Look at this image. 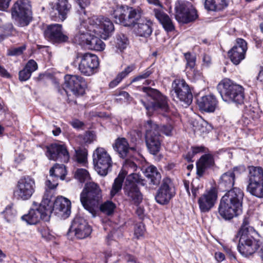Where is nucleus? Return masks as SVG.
Here are the masks:
<instances>
[{
	"mask_svg": "<svg viewBox=\"0 0 263 263\" xmlns=\"http://www.w3.org/2000/svg\"><path fill=\"white\" fill-rule=\"evenodd\" d=\"M112 15L116 23L124 26H133L134 31L137 36L147 37L153 32L152 22L141 17V12L139 9L117 5Z\"/></svg>",
	"mask_w": 263,
	"mask_h": 263,
	"instance_id": "f257e3e1",
	"label": "nucleus"
},
{
	"mask_svg": "<svg viewBox=\"0 0 263 263\" xmlns=\"http://www.w3.org/2000/svg\"><path fill=\"white\" fill-rule=\"evenodd\" d=\"M243 195L241 189L233 187L223 196L218 207V213L222 218L230 220L242 213Z\"/></svg>",
	"mask_w": 263,
	"mask_h": 263,
	"instance_id": "f03ea898",
	"label": "nucleus"
},
{
	"mask_svg": "<svg viewBox=\"0 0 263 263\" xmlns=\"http://www.w3.org/2000/svg\"><path fill=\"white\" fill-rule=\"evenodd\" d=\"M145 141L149 152L156 155L160 148V133L166 136H172L174 126L171 123H167L160 126L158 125L149 120L145 125Z\"/></svg>",
	"mask_w": 263,
	"mask_h": 263,
	"instance_id": "7ed1b4c3",
	"label": "nucleus"
},
{
	"mask_svg": "<svg viewBox=\"0 0 263 263\" xmlns=\"http://www.w3.org/2000/svg\"><path fill=\"white\" fill-rule=\"evenodd\" d=\"M52 211V203L51 199L48 196H46L45 195L40 204L33 202V207L28 214L23 215L22 219L29 224H35L41 219L48 221Z\"/></svg>",
	"mask_w": 263,
	"mask_h": 263,
	"instance_id": "20e7f679",
	"label": "nucleus"
},
{
	"mask_svg": "<svg viewBox=\"0 0 263 263\" xmlns=\"http://www.w3.org/2000/svg\"><path fill=\"white\" fill-rule=\"evenodd\" d=\"M217 90L224 102L239 104L243 102V88L229 79L221 81L217 85Z\"/></svg>",
	"mask_w": 263,
	"mask_h": 263,
	"instance_id": "39448f33",
	"label": "nucleus"
},
{
	"mask_svg": "<svg viewBox=\"0 0 263 263\" xmlns=\"http://www.w3.org/2000/svg\"><path fill=\"white\" fill-rule=\"evenodd\" d=\"M248 221L245 219L243 222L234 239V241L239 237L237 249L239 253L244 256H248L253 254L258 249L256 240L251 235L253 229L248 226Z\"/></svg>",
	"mask_w": 263,
	"mask_h": 263,
	"instance_id": "423d86ee",
	"label": "nucleus"
},
{
	"mask_svg": "<svg viewBox=\"0 0 263 263\" xmlns=\"http://www.w3.org/2000/svg\"><path fill=\"white\" fill-rule=\"evenodd\" d=\"M102 198L100 186L93 182L86 183L80 194V201L83 206L93 215L95 209L99 206Z\"/></svg>",
	"mask_w": 263,
	"mask_h": 263,
	"instance_id": "0eeeda50",
	"label": "nucleus"
},
{
	"mask_svg": "<svg viewBox=\"0 0 263 263\" xmlns=\"http://www.w3.org/2000/svg\"><path fill=\"white\" fill-rule=\"evenodd\" d=\"M143 179L137 173L131 172L127 176L123 187L124 194L132 204L138 206L143 199L138 184H143Z\"/></svg>",
	"mask_w": 263,
	"mask_h": 263,
	"instance_id": "6e6552de",
	"label": "nucleus"
},
{
	"mask_svg": "<svg viewBox=\"0 0 263 263\" xmlns=\"http://www.w3.org/2000/svg\"><path fill=\"white\" fill-rule=\"evenodd\" d=\"M11 13L12 18L20 27L27 26L32 21V12L29 0H17L13 5Z\"/></svg>",
	"mask_w": 263,
	"mask_h": 263,
	"instance_id": "1a4fd4ad",
	"label": "nucleus"
},
{
	"mask_svg": "<svg viewBox=\"0 0 263 263\" xmlns=\"http://www.w3.org/2000/svg\"><path fill=\"white\" fill-rule=\"evenodd\" d=\"M248 170L247 192L257 198H262L263 168L260 166H250L248 167Z\"/></svg>",
	"mask_w": 263,
	"mask_h": 263,
	"instance_id": "9d476101",
	"label": "nucleus"
},
{
	"mask_svg": "<svg viewBox=\"0 0 263 263\" xmlns=\"http://www.w3.org/2000/svg\"><path fill=\"white\" fill-rule=\"evenodd\" d=\"M143 90L149 98L147 102L141 100V103L147 111L151 112L153 110L161 109L167 111L168 110V101L165 96L157 89L151 87H143Z\"/></svg>",
	"mask_w": 263,
	"mask_h": 263,
	"instance_id": "9b49d317",
	"label": "nucleus"
},
{
	"mask_svg": "<svg viewBox=\"0 0 263 263\" xmlns=\"http://www.w3.org/2000/svg\"><path fill=\"white\" fill-rule=\"evenodd\" d=\"M88 20L93 32L103 39L106 40L114 31L113 23L107 17L93 16Z\"/></svg>",
	"mask_w": 263,
	"mask_h": 263,
	"instance_id": "f8f14e48",
	"label": "nucleus"
},
{
	"mask_svg": "<svg viewBox=\"0 0 263 263\" xmlns=\"http://www.w3.org/2000/svg\"><path fill=\"white\" fill-rule=\"evenodd\" d=\"M93 163L97 173L101 175L106 176L112 166L111 157L103 147H98L93 152Z\"/></svg>",
	"mask_w": 263,
	"mask_h": 263,
	"instance_id": "ddd939ff",
	"label": "nucleus"
},
{
	"mask_svg": "<svg viewBox=\"0 0 263 263\" xmlns=\"http://www.w3.org/2000/svg\"><path fill=\"white\" fill-rule=\"evenodd\" d=\"M171 95L173 99L175 98L183 104L182 105L187 106L192 102L193 95L189 85L183 79H176L172 83Z\"/></svg>",
	"mask_w": 263,
	"mask_h": 263,
	"instance_id": "4468645a",
	"label": "nucleus"
},
{
	"mask_svg": "<svg viewBox=\"0 0 263 263\" xmlns=\"http://www.w3.org/2000/svg\"><path fill=\"white\" fill-rule=\"evenodd\" d=\"M35 191L34 179L30 176H25L18 181L14 195L17 199L26 201L31 198Z\"/></svg>",
	"mask_w": 263,
	"mask_h": 263,
	"instance_id": "2eb2a0df",
	"label": "nucleus"
},
{
	"mask_svg": "<svg viewBox=\"0 0 263 263\" xmlns=\"http://www.w3.org/2000/svg\"><path fill=\"white\" fill-rule=\"evenodd\" d=\"M175 18L179 22L187 24L198 17L197 11L191 3L178 2L175 4Z\"/></svg>",
	"mask_w": 263,
	"mask_h": 263,
	"instance_id": "dca6fc26",
	"label": "nucleus"
},
{
	"mask_svg": "<svg viewBox=\"0 0 263 263\" xmlns=\"http://www.w3.org/2000/svg\"><path fill=\"white\" fill-rule=\"evenodd\" d=\"M65 82L63 85V91L67 95L71 92L76 96L84 94L86 83L84 79L77 75H66L64 78Z\"/></svg>",
	"mask_w": 263,
	"mask_h": 263,
	"instance_id": "f3484780",
	"label": "nucleus"
},
{
	"mask_svg": "<svg viewBox=\"0 0 263 263\" xmlns=\"http://www.w3.org/2000/svg\"><path fill=\"white\" fill-rule=\"evenodd\" d=\"M132 158L127 157L124 158L125 160L123 164L122 170L119 173L118 177L115 179L112 185V189L110 191V196L112 197L121 190L124 179L128 173L134 172L137 169V166L133 160L130 159Z\"/></svg>",
	"mask_w": 263,
	"mask_h": 263,
	"instance_id": "a211bd4d",
	"label": "nucleus"
},
{
	"mask_svg": "<svg viewBox=\"0 0 263 263\" xmlns=\"http://www.w3.org/2000/svg\"><path fill=\"white\" fill-rule=\"evenodd\" d=\"M80 58L81 61L79 64V70L82 73L89 76L97 72L99 65L97 56L93 54L86 53L82 54Z\"/></svg>",
	"mask_w": 263,
	"mask_h": 263,
	"instance_id": "6ab92c4d",
	"label": "nucleus"
},
{
	"mask_svg": "<svg viewBox=\"0 0 263 263\" xmlns=\"http://www.w3.org/2000/svg\"><path fill=\"white\" fill-rule=\"evenodd\" d=\"M91 231L90 226L83 218L76 217L71 223L68 234H73L78 239H84L89 236Z\"/></svg>",
	"mask_w": 263,
	"mask_h": 263,
	"instance_id": "aec40b11",
	"label": "nucleus"
},
{
	"mask_svg": "<svg viewBox=\"0 0 263 263\" xmlns=\"http://www.w3.org/2000/svg\"><path fill=\"white\" fill-rule=\"evenodd\" d=\"M80 24L77 26L73 42L82 46L86 47L91 35L92 28L89 24L88 20H79Z\"/></svg>",
	"mask_w": 263,
	"mask_h": 263,
	"instance_id": "412c9836",
	"label": "nucleus"
},
{
	"mask_svg": "<svg viewBox=\"0 0 263 263\" xmlns=\"http://www.w3.org/2000/svg\"><path fill=\"white\" fill-rule=\"evenodd\" d=\"M248 50L247 42L241 38L236 40V44L228 51V56L232 62L238 65L246 57Z\"/></svg>",
	"mask_w": 263,
	"mask_h": 263,
	"instance_id": "4be33fe9",
	"label": "nucleus"
},
{
	"mask_svg": "<svg viewBox=\"0 0 263 263\" xmlns=\"http://www.w3.org/2000/svg\"><path fill=\"white\" fill-rule=\"evenodd\" d=\"M49 14L53 20L60 19L63 21L71 8V5L68 0H58L57 3L49 4Z\"/></svg>",
	"mask_w": 263,
	"mask_h": 263,
	"instance_id": "5701e85b",
	"label": "nucleus"
},
{
	"mask_svg": "<svg viewBox=\"0 0 263 263\" xmlns=\"http://www.w3.org/2000/svg\"><path fill=\"white\" fill-rule=\"evenodd\" d=\"M50 160L66 163L69 161V155L64 145L52 144L47 147L46 154Z\"/></svg>",
	"mask_w": 263,
	"mask_h": 263,
	"instance_id": "b1692460",
	"label": "nucleus"
},
{
	"mask_svg": "<svg viewBox=\"0 0 263 263\" xmlns=\"http://www.w3.org/2000/svg\"><path fill=\"white\" fill-rule=\"evenodd\" d=\"M45 37L53 43H63L68 41V37L62 32V26L54 24L47 26L44 32Z\"/></svg>",
	"mask_w": 263,
	"mask_h": 263,
	"instance_id": "393cba45",
	"label": "nucleus"
},
{
	"mask_svg": "<svg viewBox=\"0 0 263 263\" xmlns=\"http://www.w3.org/2000/svg\"><path fill=\"white\" fill-rule=\"evenodd\" d=\"M171 182V180L167 178L163 180L162 184L155 196V199L158 203L166 204L175 195L174 189L170 186Z\"/></svg>",
	"mask_w": 263,
	"mask_h": 263,
	"instance_id": "a878e982",
	"label": "nucleus"
},
{
	"mask_svg": "<svg viewBox=\"0 0 263 263\" xmlns=\"http://www.w3.org/2000/svg\"><path fill=\"white\" fill-rule=\"evenodd\" d=\"M217 199V193L214 187L206 191L198 199V203L201 212H208L214 205Z\"/></svg>",
	"mask_w": 263,
	"mask_h": 263,
	"instance_id": "bb28decb",
	"label": "nucleus"
},
{
	"mask_svg": "<svg viewBox=\"0 0 263 263\" xmlns=\"http://www.w3.org/2000/svg\"><path fill=\"white\" fill-rule=\"evenodd\" d=\"M113 147L119 156L122 158L133 157L136 154V148L129 147V144L125 138H118L113 144Z\"/></svg>",
	"mask_w": 263,
	"mask_h": 263,
	"instance_id": "cd10ccee",
	"label": "nucleus"
},
{
	"mask_svg": "<svg viewBox=\"0 0 263 263\" xmlns=\"http://www.w3.org/2000/svg\"><path fill=\"white\" fill-rule=\"evenodd\" d=\"M52 203L53 211L60 214L64 218L68 217L71 213V202L68 199L60 197H58Z\"/></svg>",
	"mask_w": 263,
	"mask_h": 263,
	"instance_id": "c85d7f7f",
	"label": "nucleus"
},
{
	"mask_svg": "<svg viewBox=\"0 0 263 263\" xmlns=\"http://www.w3.org/2000/svg\"><path fill=\"white\" fill-rule=\"evenodd\" d=\"M197 103L200 110L212 112L217 107L218 101L214 95H210L198 98Z\"/></svg>",
	"mask_w": 263,
	"mask_h": 263,
	"instance_id": "c756f323",
	"label": "nucleus"
},
{
	"mask_svg": "<svg viewBox=\"0 0 263 263\" xmlns=\"http://www.w3.org/2000/svg\"><path fill=\"white\" fill-rule=\"evenodd\" d=\"M214 164L213 156L211 154L203 155L197 163V174L202 176L206 169L213 166Z\"/></svg>",
	"mask_w": 263,
	"mask_h": 263,
	"instance_id": "7c9ffc66",
	"label": "nucleus"
},
{
	"mask_svg": "<svg viewBox=\"0 0 263 263\" xmlns=\"http://www.w3.org/2000/svg\"><path fill=\"white\" fill-rule=\"evenodd\" d=\"M237 169V167H234L233 171H229L221 175L219 182L221 188L227 190L233 186L235 178L234 171Z\"/></svg>",
	"mask_w": 263,
	"mask_h": 263,
	"instance_id": "2f4dec72",
	"label": "nucleus"
},
{
	"mask_svg": "<svg viewBox=\"0 0 263 263\" xmlns=\"http://www.w3.org/2000/svg\"><path fill=\"white\" fill-rule=\"evenodd\" d=\"M155 15L167 32H171L175 29L174 25L168 15L163 11L155 9Z\"/></svg>",
	"mask_w": 263,
	"mask_h": 263,
	"instance_id": "473e14b6",
	"label": "nucleus"
},
{
	"mask_svg": "<svg viewBox=\"0 0 263 263\" xmlns=\"http://www.w3.org/2000/svg\"><path fill=\"white\" fill-rule=\"evenodd\" d=\"M144 174L151 184L157 185L160 183L161 176L155 166L151 165L147 167Z\"/></svg>",
	"mask_w": 263,
	"mask_h": 263,
	"instance_id": "72a5a7b5",
	"label": "nucleus"
},
{
	"mask_svg": "<svg viewBox=\"0 0 263 263\" xmlns=\"http://www.w3.org/2000/svg\"><path fill=\"white\" fill-rule=\"evenodd\" d=\"M86 47L91 50L102 51L105 49V44L99 37L91 34Z\"/></svg>",
	"mask_w": 263,
	"mask_h": 263,
	"instance_id": "f704fd0d",
	"label": "nucleus"
},
{
	"mask_svg": "<svg viewBox=\"0 0 263 263\" xmlns=\"http://www.w3.org/2000/svg\"><path fill=\"white\" fill-rule=\"evenodd\" d=\"M135 69V66L134 65L128 66L124 70L119 73L116 78L110 82L109 87L114 88L117 86L124 78L126 77Z\"/></svg>",
	"mask_w": 263,
	"mask_h": 263,
	"instance_id": "c9c22d12",
	"label": "nucleus"
},
{
	"mask_svg": "<svg viewBox=\"0 0 263 263\" xmlns=\"http://www.w3.org/2000/svg\"><path fill=\"white\" fill-rule=\"evenodd\" d=\"M49 173L50 176H53L57 180L58 178L64 180L67 172L64 164H56L50 170Z\"/></svg>",
	"mask_w": 263,
	"mask_h": 263,
	"instance_id": "e433bc0d",
	"label": "nucleus"
},
{
	"mask_svg": "<svg viewBox=\"0 0 263 263\" xmlns=\"http://www.w3.org/2000/svg\"><path fill=\"white\" fill-rule=\"evenodd\" d=\"M80 6V9L77 11V17L79 20H86L89 17L86 13L85 7L90 4V0H77Z\"/></svg>",
	"mask_w": 263,
	"mask_h": 263,
	"instance_id": "4c0bfd02",
	"label": "nucleus"
},
{
	"mask_svg": "<svg viewBox=\"0 0 263 263\" xmlns=\"http://www.w3.org/2000/svg\"><path fill=\"white\" fill-rule=\"evenodd\" d=\"M13 31V24L10 22L0 25V42L3 41L6 37L11 35Z\"/></svg>",
	"mask_w": 263,
	"mask_h": 263,
	"instance_id": "58836bf2",
	"label": "nucleus"
},
{
	"mask_svg": "<svg viewBox=\"0 0 263 263\" xmlns=\"http://www.w3.org/2000/svg\"><path fill=\"white\" fill-rule=\"evenodd\" d=\"M128 45V40L123 34H119L116 35L114 41V45L117 50L120 51L125 49Z\"/></svg>",
	"mask_w": 263,
	"mask_h": 263,
	"instance_id": "ea45409f",
	"label": "nucleus"
},
{
	"mask_svg": "<svg viewBox=\"0 0 263 263\" xmlns=\"http://www.w3.org/2000/svg\"><path fill=\"white\" fill-rule=\"evenodd\" d=\"M38 231L42 238L47 241L52 240L54 238L53 233L46 225H42L38 228Z\"/></svg>",
	"mask_w": 263,
	"mask_h": 263,
	"instance_id": "a19ab883",
	"label": "nucleus"
},
{
	"mask_svg": "<svg viewBox=\"0 0 263 263\" xmlns=\"http://www.w3.org/2000/svg\"><path fill=\"white\" fill-rule=\"evenodd\" d=\"M116 204L111 201H106L100 206V211L108 215L112 214L116 208Z\"/></svg>",
	"mask_w": 263,
	"mask_h": 263,
	"instance_id": "79ce46f5",
	"label": "nucleus"
},
{
	"mask_svg": "<svg viewBox=\"0 0 263 263\" xmlns=\"http://www.w3.org/2000/svg\"><path fill=\"white\" fill-rule=\"evenodd\" d=\"M75 178L80 182H84L90 179V176L88 171L83 168L78 169L74 174Z\"/></svg>",
	"mask_w": 263,
	"mask_h": 263,
	"instance_id": "37998d69",
	"label": "nucleus"
},
{
	"mask_svg": "<svg viewBox=\"0 0 263 263\" xmlns=\"http://www.w3.org/2000/svg\"><path fill=\"white\" fill-rule=\"evenodd\" d=\"M76 157L78 162L85 163L87 159V151L85 148H79L76 150Z\"/></svg>",
	"mask_w": 263,
	"mask_h": 263,
	"instance_id": "c03bdc74",
	"label": "nucleus"
},
{
	"mask_svg": "<svg viewBox=\"0 0 263 263\" xmlns=\"http://www.w3.org/2000/svg\"><path fill=\"white\" fill-rule=\"evenodd\" d=\"M184 57L186 61V68L193 70L195 65V56L190 52H187L184 53Z\"/></svg>",
	"mask_w": 263,
	"mask_h": 263,
	"instance_id": "a18cd8bd",
	"label": "nucleus"
},
{
	"mask_svg": "<svg viewBox=\"0 0 263 263\" xmlns=\"http://www.w3.org/2000/svg\"><path fill=\"white\" fill-rule=\"evenodd\" d=\"M3 214L7 221H11L15 216L16 211L11 205H8L4 211Z\"/></svg>",
	"mask_w": 263,
	"mask_h": 263,
	"instance_id": "49530a36",
	"label": "nucleus"
},
{
	"mask_svg": "<svg viewBox=\"0 0 263 263\" xmlns=\"http://www.w3.org/2000/svg\"><path fill=\"white\" fill-rule=\"evenodd\" d=\"M145 228L143 223H137L135 226L134 235L137 238L142 237L144 234Z\"/></svg>",
	"mask_w": 263,
	"mask_h": 263,
	"instance_id": "de8ad7c7",
	"label": "nucleus"
},
{
	"mask_svg": "<svg viewBox=\"0 0 263 263\" xmlns=\"http://www.w3.org/2000/svg\"><path fill=\"white\" fill-rule=\"evenodd\" d=\"M152 69L150 67L147 68L145 70H144L143 72H142L137 77L134 78L131 81V83H133L140 80L146 79L152 73H153Z\"/></svg>",
	"mask_w": 263,
	"mask_h": 263,
	"instance_id": "09e8293b",
	"label": "nucleus"
},
{
	"mask_svg": "<svg viewBox=\"0 0 263 263\" xmlns=\"http://www.w3.org/2000/svg\"><path fill=\"white\" fill-rule=\"evenodd\" d=\"M25 68L32 73L37 69L38 65L37 63L33 60H29L26 63Z\"/></svg>",
	"mask_w": 263,
	"mask_h": 263,
	"instance_id": "8fccbe9b",
	"label": "nucleus"
},
{
	"mask_svg": "<svg viewBox=\"0 0 263 263\" xmlns=\"http://www.w3.org/2000/svg\"><path fill=\"white\" fill-rule=\"evenodd\" d=\"M58 180L54 177L50 175V178L48 179L45 182L46 186L50 190L54 189L57 186Z\"/></svg>",
	"mask_w": 263,
	"mask_h": 263,
	"instance_id": "3c124183",
	"label": "nucleus"
},
{
	"mask_svg": "<svg viewBox=\"0 0 263 263\" xmlns=\"http://www.w3.org/2000/svg\"><path fill=\"white\" fill-rule=\"evenodd\" d=\"M31 74L24 67L23 70L19 72V80L21 81H27L30 78Z\"/></svg>",
	"mask_w": 263,
	"mask_h": 263,
	"instance_id": "603ef678",
	"label": "nucleus"
},
{
	"mask_svg": "<svg viewBox=\"0 0 263 263\" xmlns=\"http://www.w3.org/2000/svg\"><path fill=\"white\" fill-rule=\"evenodd\" d=\"M25 46L14 48L9 50L8 54L9 55H18L21 54L25 49Z\"/></svg>",
	"mask_w": 263,
	"mask_h": 263,
	"instance_id": "864d4df0",
	"label": "nucleus"
},
{
	"mask_svg": "<svg viewBox=\"0 0 263 263\" xmlns=\"http://www.w3.org/2000/svg\"><path fill=\"white\" fill-rule=\"evenodd\" d=\"M215 11L220 10L226 7L228 5L226 0H214Z\"/></svg>",
	"mask_w": 263,
	"mask_h": 263,
	"instance_id": "5fc2aeb1",
	"label": "nucleus"
},
{
	"mask_svg": "<svg viewBox=\"0 0 263 263\" xmlns=\"http://www.w3.org/2000/svg\"><path fill=\"white\" fill-rule=\"evenodd\" d=\"M83 140L85 143H90L95 140V135L92 132H87L84 136Z\"/></svg>",
	"mask_w": 263,
	"mask_h": 263,
	"instance_id": "6e6d98bb",
	"label": "nucleus"
},
{
	"mask_svg": "<svg viewBox=\"0 0 263 263\" xmlns=\"http://www.w3.org/2000/svg\"><path fill=\"white\" fill-rule=\"evenodd\" d=\"M214 0H205L204 2L205 8L211 11H215V5Z\"/></svg>",
	"mask_w": 263,
	"mask_h": 263,
	"instance_id": "4d7b16f0",
	"label": "nucleus"
},
{
	"mask_svg": "<svg viewBox=\"0 0 263 263\" xmlns=\"http://www.w3.org/2000/svg\"><path fill=\"white\" fill-rule=\"evenodd\" d=\"M11 0H0V11H5L9 7Z\"/></svg>",
	"mask_w": 263,
	"mask_h": 263,
	"instance_id": "13d9d810",
	"label": "nucleus"
},
{
	"mask_svg": "<svg viewBox=\"0 0 263 263\" xmlns=\"http://www.w3.org/2000/svg\"><path fill=\"white\" fill-rule=\"evenodd\" d=\"M71 125L76 128L82 127L84 125L83 123L79 120H73L71 122Z\"/></svg>",
	"mask_w": 263,
	"mask_h": 263,
	"instance_id": "bf43d9fd",
	"label": "nucleus"
},
{
	"mask_svg": "<svg viewBox=\"0 0 263 263\" xmlns=\"http://www.w3.org/2000/svg\"><path fill=\"white\" fill-rule=\"evenodd\" d=\"M0 74L5 78H9L10 77V74L5 69V68L0 65Z\"/></svg>",
	"mask_w": 263,
	"mask_h": 263,
	"instance_id": "052dcab7",
	"label": "nucleus"
},
{
	"mask_svg": "<svg viewBox=\"0 0 263 263\" xmlns=\"http://www.w3.org/2000/svg\"><path fill=\"white\" fill-rule=\"evenodd\" d=\"M215 258L218 261H222L224 258V255L221 252H216L215 254Z\"/></svg>",
	"mask_w": 263,
	"mask_h": 263,
	"instance_id": "680f3d73",
	"label": "nucleus"
},
{
	"mask_svg": "<svg viewBox=\"0 0 263 263\" xmlns=\"http://www.w3.org/2000/svg\"><path fill=\"white\" fill-rule=\"evenodd\" d=\"M124 259L129 263H136L135 258L129 254H126Z\"/></svg>",
	"mask_w": 263,
	"mask_h": 263,
	"instance_id": "e2e57ef3",
	"label": "nucleus"
},
{
	"mask_svg": "<svg viewBox=\"0 0 263 263\" xmlns=\"http://www.w3.org/2000/svg\"><path fill=\"white\" fill-rule=\"evenodd\" d=\"M204 149V147L203 146H196V147H192V152L196 154H197L198 153L203 152Z\"/></svg>",
	"mask_w": 263,
	"mask_h": 263,
	"instance_id": "0e129e2a",
	"label": "nucleus"
},
{
	"mask_svg": "<svg viewBox=\"0 0 263 263\" xmlns=\"http://www.w3.org/2000/svg\"><path fill=\"white\" fill-rule=\"evenodd\" d=\"M203 62L206 64L207 65H209L211 63V57L207 55V54H204L203 56Z\"/></svg>",
	"mask_w": 263,
	"mask_h": 263,
	"instance_id": "69168bd1",
	"label": "nucleus"
},
{
	"mask_svg": "<svg viewBox=\"0 0 263 263\" xmlns=\"http://www.w3.org/2000/svg\"><path fill=\"white\" fill-rule=\"evenodd\" d=\"M257 80L260 82L263 81V67L261 66L259 67V71L257 77Z\"/></svg>",
	"mask_w": 263,
	"mask_h": 263,
	"instance_id": "338daca9",
	"label": "nucleus"
},
{
	"mask_svg": "<svg viewBox=\"0 0 263 263\" xmlns=\"http://www.w3.org/2000/svg\"><path fill=\"white\" fill-rule=\"evenodd\" d=\"M224 250H226V252L229 255V256H230V257L231 258H234V259L236 258L235 256V254H234V252L232 251L231 248H226L224 249Z\"/></svg>",
	"mask_w": 263,
	"mask_h": 263,
	"instance_id": "774afa93",
	"label": "nucleus"
}]
</instances>
